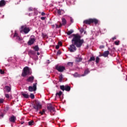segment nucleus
<instances>
[{
  "mask_svg": "<svg viewBox=\"0 0 127 127\" xmlns=\"http://www.w3.org/2000/svg\"><path fill=\"white\" fill-rule=\"evenodd\" d=\"M72 36L73 37L71 40L72 44L69 45L68 47V51L69 52H75L77 50V48L80 47V35L78 34H73Z\"/></svg>",
  "mask_w": 127,
  "mask_h": 127,
  "instance_id": "f257e3e1",
  "label": "nucleus"
},
{
  "mask_svg": "<svg viewBox=\"0 0 127 127\" xmlns=\"http://www.w3.org/2000/svg\"><path fill=\"white\" fill-rule=\"evenodd\" d=\"M32 109L35 110V112H38L39 110L42 109V105L41 102L38 100H34L32 103Z\"/></svg>",
  "mask_w": 127,
  "mask_h": 127,
  "instance_id": "f03ea898",
  "label": "nucleus"
},
{
  "mask_svg": "<svg viewBox=\"0 0 127 127\" xmlns=\"http://www.w3.org/2000/svg\"><path fill=\"white\" fill-rule=\"evenodd\" d=\"M83 23L84 24H88L90 25L91 24V23H94L95 24H98L99 23V20L97 19L96 18H90L88 19L85 20L83 21Z\"/></svg>",
  "mask_w": 127,
  "mask_h": 127,
  "instance_id": "7ed1b4c3",
  "label": "nucleus"
},
{
  "mask_svg": "<svg viewBox=\"0 0 127 127\" xmlns=\"http://www.w3.org/2000/svg\"><path fill=\"white\" fill-rule=\"evenodd\" d=\"M29 31H30V29H29V27H26V25H23L21 26V30H20V32H21V33L24 32L25 34H27Z\"/></svg>",
  "mask_w": 127,
  "mask_h": 127,
  "instance_id": "20e7f679",
  "label": "nucleus"
},
{
  "mask_svg": "<svg viewBox=\"0 0 127 127\" xmlns=\"http://www.w3.org/2000/svg\"><path fill=\"white\" fill-rule=\"evenodd\" d=\"M30 74V71L29 70V67L28 66H25L23 69V72H22L21 76L23 77H25L27 75Z\"/></svg>",
  "mask_w": 127,
  "mask_h": 127,
  "instance_id": "39448f33",
  "label": "nucleus"
},
{
  "mask_svg": "<svg viewBox=\"0 0 127 127\" xmlns=\"http://www.w3.org/2000/svg\"><path fill=\"white\" fill-rule=\"evenodd\" d=\"M60 88L62 91H66V92H70L71 87L69 85H61Z\"/></svg>",
  "mask_w": 127,
  "mask_h": 127,
  "instance_id": "423d86ee",
  "label": "nucleus"
},
{
  "mask_svg": "<svg viewBox=\"0 0 127 127\" xmlns=\"http://www.w3.org/2000/svg\"><path fill=\"white\" fill-rule=\"evenodd\" d=\"M47 109L48 111H50L52 116H54L55 115V113L56 112L55 111V108L52 106H50L47 107Z\"/></svg>",
  "mask_w": 127,
  "mask_h": 127,
  "instance_id": "0eeeda50",
  "label": "nucleus"
},
{
  "mask_svg": "<svg viewBox=\"0 0 127 127\" xmlns=\"http://www.w3.org/2000/svg\"><path fill=\"white\" fill-rule=\"evenodd\" d=\"M36 85H37V83H33V87L31 86H29L28 87L29 92H34L36 91V89H37Z\"/></svg>",
  "mask_w": 127,
  "mask_h": 127,
  "instance_id": "6e6552de",
  "label": "nucleus"
},
{
  "mask_svg": "<svg viewBox=\"0 0 127 127\" xmlns=\"http://www.w3.org/2000/svg\"><path fill=\"white\" fill-rule=\"evenodd\" d=\"M56 70H58L59 72H63L64 70H65V67L63 66L56 65Z\"/></svg>",
  "mask_w": 127,
  "mask_h": 127,
  "instance_id": "1a4fd4ad",
  "label": "nucleus"
},
{
  "mask_svg": "<svg viewBox=\"0 0 127 127\" xmlns=\"http://www.w3.org/2000/svg\"><path fill=\"white\" fill-rule=\"evenodd\" d=\"M9 121L10 123H14L16 121V117L14 115H12L9 118Z\"/></svg>",
  "mask_w": 127,
  "mask_h": 127,
  "instance_id": "9d476101",
  "label": "nucleus"
},
{
  "mask_svg": "<svg viewBox=\"0 0 127 127\" xmlns=\"http://www.w3.org/2000/svg\"><path fill=\"white\" fill-rule=\"evenodd\" d=\"M57 12L59 15H62V14H64V13H65V11L63 9H57Z\"/></svg>",
  "mask_w": 127,
  "mask_h": 127,
  "instance_id": "9b49d317",
  "label": "nucleus"
},
{
  "mask_svg": "<svg viewBox=\"0 0 127 127\" xmlns=\"http://www.w3.org/2000/svg\"><path fill=\"white\" fill-rule=\"evenodd\" d=\"M34 41H35V39L34 38H30L28 42V45H32L33 43H34Z\"/></svg>",
  "mask_w": 127,
  "mask_h": 127,
  "instance_id": "f8f14e48",
  "label": "nucleus"
},
{
  "mask_svg": "<svg viewBox=\"0 0 127 127\" xmlns=\"http://www.w3.org/2000/svg\"><path fill=\"white\" fill-rule=\"evenodd\" d=\"M26 81H27V82H30V83H33V81H34V76H29V78L27 79Z\"/></svg>",
  "mask_w": 127,
  "mask_h": 127,
  "instance_id": "ddd939ff",
  "label": "nucleus"
},
{
  "mask_svg": "<svg viewBox=\"0 0 127 127\" xmlns=\"http://www.w3.org/2000/svg\"><path fill=\"white\" fill-rule=\"evenodd\" d=\"M6 3L5 2V0H1L0 1V7H2L4 6V5H5Z\"/></svg>",
  "mask_w": 127,
  "mask_h": 127,
  "instance_id": "4468645a",
  "label": "nucleus"
},
{
  "mask_svg": "<svg viewBox=\"0 0 127 127\" xmlns=\"http://www.w3.org/2000/svg\"><path fill=\"white\" fill-rule=\"evenodd\" d=\"M110 54V52L109 51H105L103 54V57H108Z\"/></svg>",
  "mask_w": 127,
  "mask_h": 127,
  "instance_id": "2eb2a0df",
  "label": "nucleus"
},
{
  "mask_svg": "<svg viewBox=\"0 0 127 127\" xmlns=\"http://www.w3.org/2000/svg\"><path fill=\"white\" fill-rule=\"evenodd\" d=\"M13 37H16V40H19V41L21 40V38H20V37L18 36L17 33H16V32H15Z\"/></svg>",
  "mask_w": 127,
  "mask_h": 127,
  "instance_id": "dca6fc26",
  "label": "nucleus"
},
{
  "mask_svg": "<svg viewBox=\"0 0 127 127\" xmlns=\"http://www.w3.org/2000/svg\"><path fill=\"white\" fill-rule=\"evenodd\" d=\"M21 95L25 99H28L29 98V95H28V93L26 94V93H24L22 92Z\"/></svg>",
  "mask_w": 127,
  "mask_h": 127,
  "instance_id": "f3484780",
  "label": "nucleus"
},
{
  "mask_svg": "<svg viewBox=\"0 0 127 127\" xmlns=\"http://www.w3.org/2000/svg\"><path fill=\"white\" fill-rule=\"evenodd\" d=\"M62 25H65V24L67 23V20H66V19L65 18H63L62 19Z\"/></svg>",
  "mask_w": 127,
  "mask_h": 127,
  "instance_id": "a211bd4d",
  "label": "nucleus"
},
{
  "mask_svg": "<svg viewBox=\"0 0 127 127\" xmlns=\"http://www.w3.org/2000/svg\"><path fill=\"white\" fill-rule=\"evenodd\" d=\"M75 62L78 64V63H80V56L78 55L76 57H75Z\"/></svg>",
  "mask_w": 127,
  "mask_h": 127,
  "instance_id": "6ab92c4d",
  "label": "nucleus"
},
{
  "mask_svg": "<svg viewBox=\"0 0 127 127\" xmlns=\"http://www.w3.org/2000/svg\"><path fill=\"white\" fill-rule=\"evenodd\" d=\"M5 88L6 89V91L7 92H8V93H9V92H10V91L11 90V87L6 85L5 86Z\"/></svg>",
  "mask_w": 127,
  "mask_h": 127,
  "instance_id": "aec40b11",
  "label": "nucleus"
},
{
  "mask_svg": "<svg viewBox=\"0 0 127 127\" xmlns=\"http://www.w3.org/2000/svg\"><path fill=\"white\" fill-rule=\"evenodd\" d=\"M36 54V53L34 51L30 50L29 51V55L31 56V55H35Z\"/></svg>",
  "mask_w": 127,
  "mask_h": 127,
  "instance_id": "412c9836",
  "label": "nucleus"
},
{
  "mask_svg": "<svg viewBox=\"0 0 127 127\" xmlns=\"http://www.w3.org/2000/svg\"><path fill=\"white\" fill-rule=\"evenodd\" d=\"M89 73H90V70H89L88 69H87L84 71V73L82 74L81 76H86V75H87V74H89Z\"/></svg>",
  "mask_w": 127,
  "mask_h": 127,
  "instance_id": "4be33fe9",
  "label": "nucleus"
},
{
  "mask_svg": "<svg viewBox=\"0 0 127 127\" xmlns=\"http://www.w3.org/2000/svg\"><path fill=\"white\" fill-rule=\"evenodd\" d=\"M95 60H96L95 57L92 56L90 57L89 60H88V62H92V61H95Z\"/></svg>",
  "mask_w": 127,
  "mask_h": 127,
  "instance_id": "5701e85b",
  "label": "nucleus"
},
{
  "mask_svg": "<svg viewBox=\"0 0 127 127\" xmlns=\"http://www.w3.org/2000/svg\"><path fill=\"white\" fill-rule=\"evenodd\" d=\"M73 32H74V31L73 30H70V31H68L66 34L67 35H71V34H72V33H73Z\"/></svg>",
  "mask_w": 127,
  "mask_h": 127,
  "instance_id": "b1692460",
  "label": "nucleus"
},
{
  "mask_svg": "<svg viewBox=\"0 0 127 127\" xmlns=\"http://www.w3.org/2000/svg\"><path fill=\"white\" fill-rule=\"evenodd\" d=\"M56 96H59V97H61V96L62 95V91H60L59 92H57L56 94Z\"/></svg>",
  "mask_w": 127,
  "mask_h": 127,
  "instance_id": "393cba45",
  "label": "nucleus"
},
{
  "mask_svg": "<svg viewBox=\"0 0 127 127\" xmlns=\"http://www.w3.org/2000/svg\"><path fill=\"white\" fill-rule=\"evenodd\" d=\"M39 114H40L42 116L45 114V110L43 109L42 111H40Z\"/></svg>",
  "mask_w": 127,
  "mask_h": 127,
  "instance_id": "a878e982",
  "label": "nucleus"
},
{
  "mask_svg": "<svg viewBox=\"0 0 127 127\" xmlns=\"http://www.w3.org/2000/svg\"><path fill=\"white\" fill-rule=\"evenodd\" d=\"M80 33H82V32H84V34L87 35V32L85 30H84V29L81 28L80 30Z\"/></svg>",
  "mask_w": 127,
  "mask_h": 127,
  "instance_id": "bb28decb",
  "label": "nucleus"
},
{
  "mask_svg": "<svg viewBox=\"0 0 127 127\" xmlns=\"http://www.w3.org/2000/svg\"><path fill=\"white\" fill-rule=\"evenodd\" d=\"M34 50L35 51H39V47H38V46H35L34 47Z\"/></svg>",
  "mask_w": 127,
  "mask_h": 127,
  "instance_id": "cd10ccee",
  "label": "nucleus"
},
{
  "mask_svg": "<svg viewBox=\"0 0 127 127\" xmlns=\"http://www.w3.org/2000/svg\"><path fill=\"white\" fill-rule=\"evenodd\" d=\"M59 81L62 82V80H63V75L62 74H61L60 76L59 77Z\"/></svg>",
  "mask_w": 127,
  "mask_h": 127,
  "instance_id": "c85d7f7f",
  "label": "nucleus"
},
{
  "mask_svg": "<svg viewBox=\"0 0 127 127\" xmlns=\"http://www.w3.org/2000/svg\"><path fill=\"white\" fill-rule=\"evenodd\" d=\"M28 125H29V126H33V125H34V121H31L29 122Z\"/></svg>",
  "mask_w": 127,
  "mask_h": 127,
  "instance_id": "c756f323",
  "label": "nucleus"
},
{
  "mask_svg": "<svg viewBox=\"0 0 127 127\" xmlns=\"http://www.w3.org/2000/svg\"><path fill=\"white\" fill-rule=\"evenodd\" d=\"M85 42H84V39H80V47H81V46L83 45V43H84Z\"/></svg>",
  "mask_w": 127,
  "mask_h": 127,
  "instance_id": "7c9ffc66",
  "label": "nucleus"
},
{
  "mask_svg": "<svg viewBox=\"0 0 127 127\" xmlns=\"http://www.w3.org/2000/svg\"><path fill=\"white\" fill-rule=\"evenodd\" d=\"M8 110H9V108L8 107H5L4 109V113H6V112H7V111H8Z\"/></svg>",
  "mask_w": 127,
  "mask_h": 127,
  "instance_id": "2f4dec72",
  "label": "nucleus"
},
{
  "mask_svg": "<svg viewBox=\"0 0 127 127\" xmlns=\"http://www.w3.org/2000/svg\"><path fill=\"white\" fill-rule=\"evenodd\" d=\"M99 62H100V58H99V57H97L96 59V63L98 64Z\"/></svg>",
  "mask_w": 127,
  "mask_h": 127,
  "instance_id": "473e14b6",
  "label": "nucleus"
},
{
  "mask_svg": "<svg viewBox=\"0 0 127 127\" xmlns=\"http://www.w3.org/2000/svg\"><path fill=\"white\" fill-rule=\"evenodd\" d=\"M31 99H34V98H35V96H34V94H33V93H31L30 94V96Z\"/></svg>",
  "mask_w": 127,
  "mask_h": 127,
  "instance_id": "72a5a7b5",
  "label": "nucleus"
},
{
  "mask_svg": "<svg viewBox=\"0 0 127 127\" xmlns=\"http://www.w3.org/2000/svg\"><path fill=\"white\" fill-rule=\"evenodd\" d=\"M115 45H120V41H116L115 42Z\"/></svg>",
  "mask_w": 127,
  "mask_h": 127,
  "instance_id": "f704fd0d",
  "label": "nucleus"
},
{
  "mask_svg": "<svg viewBox=\"0 0 127 127\" xmlns=\"http://www.w3.org/2000/svg\"><path fill=\"white\" fill-rule=\"evenodd\" d=\"M42 37L43 38H46L47 35L46 34L42 33Z\"/></svg>",
  "mask_w": 127,
  "mask_h": 127,
  "instance_id": "c9c22d12",
  "label": "nucleus"
},
{
  "mask_svg": "<svg viewBox=\"0 0 127 127\" xmlns=\"http://www.w3.org/2000/svg\"><path fill=\"white\" fill-rule=\"evenodd\" d=\"M67 65L68 66H73V62H68Z\"/></svg>",
  "mask_w": 127,
  "mask_h": 127,
  "instance_id": "e433bc0d",
  "label": "nucleus"
},
{
  "mask_svg": "<svg viewBox=\"0 0 127 127\" xmlns=\"http://www.w3.org/2000/svg\"><path fill=\"white\" fill-rule=\"evenodd\" d=\"M56 25V28H60V27H62V24H60V25Z\"/></svg>",
  "mask_w": 127,
  "mask_h": 127,
  "instance_id": "4c0bfd02",
  "label": "nucleus"
},
{
  "mask_svg": "<svg viewBox=\"0 0 127 127\" xmlns=\"http://www.w3.org/2000/svg\"><path fill=\"white\" fill-rule=\"evenodd\" d=\"M74 77H78L79 76V74H78V73L75 72L74 74H73Z\"/></svg>",
  "mask_w": 127,
  "mask_h": 127,
  "instance_id": "58836bf2",
  "label": "nucleus"
},
{
  "mask_svg": "<svg viewBox=\"0 0 127 127\" xmlns=\"http://www.w3.org/2000/svg\"><path fill=\"white\" fill-rule=\"evenodd\" d=\"M4 100L3 99H0V104H2L3 103Z\"/></svg>",
  "mask_w": 127,
  "mask_h": 127,
  "instance_id": "ea45409f",
  "label": "nucleus"
},
{
  "mask_svg": "<svg viewBox=\"0 0 127 127\" xmlns=\"http://www.w3.org/2000/svg\"><path fill=\"white\" fill-rule=\"evenodd\" d=\"M5 96L7 99H9V95H8V94H5Z\"/></svg>",
  "mask_w": 127,
  "mask_h": 127,
  "instance_id": "a19ab883",
  "label": "nucleus"
},
{
  "mask_svg": "<svg viewBox=\"0 0 127 127\" xmlns=\"http://www.w3.org/2000/svg\"><path fill=\"white\" fill-rule=\"evenodd\" d=\"M4 73V71L2 70V69H0V73L2 74Z\"/></svg>",
  "mask_w": 127,
  "mask_h": 127,
  "instance_id": "79ce46f5",
  "label": "nucleus"
},
{
  "mask_svg": "<svg viewBox=\"0 0 127 127\" xmlns=\"http://www.w3.org/2000/svg\"><path fill=\"white\" fill-rule=\"evenodd\" d=\"M3 116H4L3 113H0V117H1V118H3Z\"/></svg>",
  "mask_w": 127,
  "mask_h": 127,
  "instance_id": "37998d69",
  "label": "nucleus"
},
{
  "mask_svg": "<svg viewBox=\"0 0 127 127\" xmlns=\"http://www.w3.org/2000/svg\"><path fill=\"white\" fill-rule=\"evenodd\" d=\"M28 10H29V11H32V10H33V9H32V8L29 7L28 8Z\"/></svg>",
  "mask_w": 127,
  "mask_h": 127,
  "instance_id": "c03bdc74",
  "label": "nucleus"
},
{
  "mask_svg": "<svg viewBox=\"0 0 127 127\" xmlns=\"http://www.w3.org/2000/svg\"><path fill=\"white\" fill-rule=\"evenodd\" d=\"M45 18H46L45 17H41V19L42 20H45Z\"/></svg>",
  "mask_w": 127,
  "mask_h": 127,
  "instance_id": "a18cd8bd",
  "label": "nucleus"
},
{
  "mask_svg": "<svg viewBox=\"0 0 127 127\" xmlns=\"http://www.w3.org/2000/svg\"><path fill=\"white\" fill-rule=\"evenodd\" d=\"M58 45H59L60 46H62V42H59V43H58Z\"/></svg>",
  "mask_w": 127,
  "mask_h": 127,
  "instance_id": "49530a36",
  "label": "nucleus"
},
{
  "mask_svg": "<svg viewBox=\"0 0 127 127\" xmlns=\"http://www.w3.org/2000/svg\"><path fill=\"white\" fill-rule=\"evenodd\" d=\"M59 47H60V46H59V45L56 46V49H59Z\"/></svg>",
  "mask_w": 127,
  "mask_h": 127,
  "instance_id": "de8ad7c7",
  "label": "nucleus"
},
{
  "mask_svg": "<svg viewBox=\"0 0 127 127\" xmlns=\"http://www.w3.org/2000/svg\"><path fill=\"white\" fill-rule=\"evenodd\" d=\"M60 54H61V52H60V51H59L57 52V55H60Z\"/></svg>",
  "mask_w": 127,
  "mask_h": 127,
  "instance_id": "09e8293b",
  "label": "nucleus"
},
{
  "mask_svg": "<svg viewBox=\"0 0 127 127\" xmlns=\"http://www.w3.org/2000/svg\"><path fill=\"white\" fill-rule=\"evenodd\" d=\"M41 15H42L43 16H44V15H45V13H44V12H42L41 13Z\"/></svg>",
  "mask_w": 127,
  "mask_h": 127,
  "instance_id": "8fccbe9b",
  "label": "nucleus"
},
{
  "mask_svg": "<svg viewBox=\"0 0 127 127\" xmlns=\"http://www.w3.org/2000/svg\"><path fill=\"white\" fill-rule=\"evenodd\" d=\"M113 40H116V39H117V37H114L113 38H112Z\"/></svg>",
  "mask_w": 127,
  "mask_h": 127,
  "instance_id": "3c124183",
  "label": "nucleus"
},
{
  "mask_svg": "<svg viewBox=\"0 0 127 127\" xmlns=\"http://www.w3.org/2000/svg\"><path fill=\"white\" fill-rule=\"evenodd\" d=\"M104 46H100V47H99V48L100 49H102V48H104Z\"/></svg>",
  "mask_w": 127,
  "mask_h": 127,
  "instance_id": "603ef678",
  "label": "nucleus"
},
{
  "mask_svg": "<svg viewBox=\"0 0 127 127\" xmlns=\"http://www.w3.org/2000/svg\"><path fill=\"white\" fill-rule=\"evenodd\" d=\"M102 56L103 57V54H100L99 55V57H102Z\"/></svg>",
  "mask_w": 127,
  "mask_h": 127,
  "instance_id": "864d4df0",
  "label": "nucleus"
},
{
  "mask_svg": "<svg viewBox=\"0 0 127 127\" xmlns=\"http://www.w3.org/2000/svg\"><path fill=\"white\" fill-rule=\"evenodd\" d=\"M37 55H40V53H39V52H37Z\"/></svg>",
  "mask_w": 127,
  "mask_h": 127,
  "instance_id": "5fc2aeb1",
  "label": "nucleus"
},
{
  "mask_svg": "<svg viewBox=\"0 0 127 127\" xmlns=\"http://www.w3.org/2000/svg\"><path fill=\"white\" fill-rule=\"evenodd\" d=\"M24 124V122H22L21 123V125H23Z\"/></svg>",
  "mask_w": 127,
  "mask_h": 127,
  "instance_id": "6e6d98bb",
  "label": "nucleus"
},
{
  "mask_svg": "<svg viewBox=\"0 0 127 127\" xmlns=\"http://www.w3.org/2000/svg\"><path fill=\"white\" fill-rule=\"evenodd\" d=\"M70 21H71V22H72V23L73 22V20H72V19H70Z\"/></svg>",
  "mask_w": 127,
  "mask_h": 127,
  "instance_id": "4d7b16f0",
  "label": "nucleus"
},
{
  "mask_svg": "<svg viewBox=\"0 0 127 127\" xmlns=\"http://www.w3.org/2000/svg\"><path fill=\"white\" fill-rule=\"evenodd\" d=\"M80 61H82V59L81 58H80Z\"/></svg>",
  "mask_w": 127,
  "mask_h": 127,
  "instance_id": "13d9d810",
  "label": "nucleus"
},
{
  "mask_svg": "<svg viewBox=\"0 0 127 127\" xmlns=\"http://www.w3.org/2000/svg\"><path fill=\"white\" fill-rule=\"evenodd\" d=\"M62 12H63V11H62Z\"/></svg>",
  "mask_w": 127,
  "mask_h": 127,
  "instance_id": "bf43d9fd",
  "label": "nucleus"
}]
</instances>
